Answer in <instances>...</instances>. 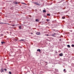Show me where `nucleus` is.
<instances>
[{
  "mask_svg": "<svg viewBox=\"0 0 74 74\" xmlns=\"http://www.w3.org/2000/svg\"><path fill=\"white\" fill-rule=\"evenodd\" d=\"M57 34L54 33L51 35V36H53V37H56V36H57Z\"/></svg>",
  "mask_w": 74,
  "mask_h": 74,
  "instance_id": "1",
  "label": "nucleus"
},
{
  "mask_svg": "<svg viewBox=\"0 0 74 74\" xmlns=\"http://www.w3.org/2000/svg\"><path fill=\"white\" fill-rule=\"evenodd\" d=\"M34 4H36V5H40V4L39 3H38L37 2H34Z\"/></svg>",
  "mask_w": 74,
  "mask_h": 74,
  "instance_id": "2",
  "label": "nucleus"
},
{
  "mask_svg": "<svg viewBox=\"0 0 74 74\" xmlns=\"http://www.w3.org/2000/svg\"><path fill=\"white\" fill-rule=\"evenodd\" d=\"M36 35H40V32H37L36 33Z\"/></svg>",
  "mask_w": 74,
  "mask_h": 74,
  "instance_id": "3",
  "label": "nucleus"
},
{
  "mask_svg": "<svg viewBox=\"0 0 74 74\" xmlns=\"http://www.w3.org/2000/svg\"><path fill=\"white\" fill-rule=\"evenodd\" d=\"M35 21H36V22H39V21H40V20L39 19H36L35 20Z\"/></svg>",
  "mask_w": 74,
  "mask_h": 74,
  "instance_id": "4",
  "label": "nucleus"
},
{
  "mask_svg": "<svg viewBox=\"0 0 74 74\" xmlns=\"http://www.w3.org/2000/svg\"><path fill=\"white\" fill-rule=\"evenodd\" d=\"M59 56H63V54H62V53L60 54Z\"/></svg>",
  "mask_w": 74,
  "mask_h": 74,
  "instance_id": "5",
  "label": "nucleus"
},
{
  "mask_svg": "<svg viewBox=\"0 0 74 74\" xmlns=\"http://www.w3.org/2000/svg\"><path fill=\"white\" fill-rule=\"evenodd\" d=\"M37 51H38V52H41V50L40 49H38L37 50Z\"/></svg>",
  "mask_w": 74,
  "mask_h": 74,
  "instance_id": "6",
  "label": "nucleus"
},
{
  "mask_svg": "<svg viewBox=\"0 0 74 74\" xmlns=\"http://www.w3.org/2000/svg\"><path fill=\"white\" fill-rule=\"evenodd\" d=\"M19 41H24V40L21 39V40H19Z\"/></svg>",
  "mask_w": 74,
  "mask_h": 74,
  "instance_id": "7",
  "label": "nucleus"
},
{
  "mask_svg": "<svg viewBox=\"0 0 74 74\" xmlns=\"http://www.w3.org/2000/svg\"><path fill=\"white\" fill-rule=\"evenodd\" d=\"M14 4H18V3H17L15 1L14 2Z\"/></svg>",
  "mask_w": 74,
  "mask_h": 74,
  "instance_id": "8",
  "label": "nucleus"
},
{
  "mask_svg": "<svg viewBox=\"0 0 74 74\" xmlns=\"http://www.w3.org/2000/svg\"><path fill=\"white\" fill-rule=\"evenodd\" d=\"M67 47H68V48H70V45H67Z\"/></svg>",
  "mask_w": 74,
  "mask_h": 74,
  "instance_id": "9",
  "label": "nucleus"
},
{
  "mask_svg": "<svg viewBox=\"0 0 74 74\" xmlns=\"http://www.w3.org/2000/svg\"><path fill=\"white\" fill-rule=\"evenodd\" d=\"M21 4H24V5H26V4L25 3H21Z\"/></svg>",
  "mask_w": 74,
  "mask_h": 74,
  "instance_id": "10",
  "label": "nucleus"
},
{
  "mask_svg": "<svg viewBox=\"0 0 74 74\" xmlns=\"http://www.w3.org/2000/svg\"><path fill=\"white\" fill-rule=\"evenodd\" d=\"M43 12H46V11L45 10H43Z\"/></svg>",
  "mask_w": 74,
  "mask_h": 74,
  "instance_id": "11",
  "label": "nucleus"
},
{
  "mask_svg": "<svg viewBox=\"0 0 74 74\" xmlns=\"http://www.w3.org/2000/svg\"><path fill=\"white\" fill-rule=\"evenodd\" d=\"M19 29H22L21 27V26H20L19 27Z\"/></svg>",
  "mask_w": 74,
  "mask_h": 74,
  "instance_id": "12",
  "label": "nucleus"
},
{
  "mask_svg": "<svg viewBox=\"0 0 74 74\" xmlns=\"http://www.w3.org/2000/svg\"><path fill=\"white\" fill-rule=\"evenodd\" d=\"M72 47H74V45H71Z\"/></svg>",
  "mask_w": 74,
  "mask_h": 74,
  "instance_id": "13",
  "label": "nucleus"
},
{
  "mask_svg": "<svg viewBox=\"0 0 74 74\" xmlns=\"http://www.w3.org/2000/svg\"><path fill=\"white\" fill-rule=\"evenodd\" d=\"M46 21H47V22H49V19H47Z\"/></svg>",
  "mask_w": 74,
  "mask_h": 74,
  "instance_id": "14",
  "label": "nucleus"
},
{
  "mask_svg": "<svg viewBox=\"0 0 74 74\" xmlns=\"http://www.w3.org/2000/svg\"><path fill=\"white\" fill-rule=\"evenodd\" d=\"M1 44H3V43H5V42H1Z\"/></svg>",
  "mask_w": 74,
  "mask_h": 74,
  "instance_id": "15",
  "label": "nucleus"
},
{
  "mask_svg": "<svg viewBox=\"0 0 74 74\" xmlns=\"http://www.w3.org/2000/svg\"><path fill=\"white\" fill-rule=\"evenodd\" d=\"M9 74H11V72H9Z\"/></svg>",
  "mask_w": 74,
  "mask_h": 74,
  "instance_id": "16",
  "label": "nucleus"
},
{
  "mask_svg": "<svg viewBox=\"0 0 74 74\" xmlns=\"http://www.w3.org/2000/svg\"><path fill=\"white\" fill-rule=\"evenodd\" d=\"M47 15H48L49 16H50V14H47Z\"/></svg>",
  "mask_w": 74,
  "mask_h": 74,
  "instance_id": "17",
  "label": "nucleus"
},
{
  "mask_svg": "<svg viewBox=\"0 0 74 74\" xmlns=\"http://www.w3.org/2000/svg\"><path fill=\"white\" fill-rule=\"evenodd\" d=\"M4 70H5V71H7V69H4Z\"/></svg>",
  "mask_w": 74,
  "mask_h": 74,
  "instance_id": "18",
  "label": "nucleus"
},
{
  "mask_svg": "<svg viewBox=\"0 0 74 74\" xmlns=\"http://www.w3.org/2000/svg\"><path fill=\"white\" fill-rule=\"evenodd\" d=\"M62 19H64V17H62Z\"/></svg>",
  "mask_w": 74,
  "mask_h": 74,
  "instance_id": "19",
  "label": "nucleus"
},
{
  "mask_svg": "<svg viewBox=\"0 0 74 74\" xmlns=\"http://www.w3.org/2000/svg\"><path fill=\"white\" fill-rule=\"evenodd\" d=\"M3 23V24H5V23Z\"/></svg>",
  "mask_w": 74,
  "mask_h": 74,
  "instance_id": "20",
  "label": "nucleus"
},
{
  "mask_svg": "<svg viewBox=\"0 0 74 74\" xmlns=\"http://www.w3.org/2000/svg\"><path fill=\"white\" fill-rule=\"evenodd\" d=\"M15 41H17V39H15Z\"/></svg>",
  "mask_w": 74,
  "mask_h": 74,
  "instance_id": "21",
  "label": "nucleus"
},
{
  "mask_svg": "<svg viewBox=\"0 0 74 74\" xmlns=\"http://www.w3.org/2000/svg\"><path fill=\"white\" fill-rule=\"evenodd\" d=\"M66 71V69H64V71Z\"/></svg>",
  "mask_w": 74,
  "mask_h": 74,
  "instance_id": "22",
  "label": "nucleus"
},
{
  "mask_svg": "<svg viewBox=\"0 0 74 74\" xmlns=\"http://www.w3.org/2000/svg\"><path fill=\"white\" fill-rule=\"evenodd\" d=\"M31 34H33V33H31Z\"/></svg>",
  "mask_w": 74,
  "mask_h": 74,
  "instance_id": "23",
  "label": "nucleus"
},
{
  "mask_svg": "<svg viewBox=\"0 0 74 74\" xmlns=\"http://www.w3.org/2000/svg\"><path fill=\"white\" fill-rule=\"evenodd\" d=\"M47 36H49V35H47Z\"/></svg>",
  "mask_w": 74,
  "mask_h": 74,
  "instance_id": "24",
  "label": "nucleus"
},
{
  "mask_svg": "<svg viewBox=\"0 0 74 74\" xmlns=\"http://www.w3.org/2000/svg\"><path fill=\"white\" fill-rule=\"evenodd\" d=\"M60 41H61V39H60V40H59Z\"/></svg>",
  "mask_w": 74,
  "mask_h": 74,
  "instance_id": "25",
  "label": "nucleus"
},
{
  "mask_svg": "<svg viewBox=\"0 0 74 74\" xmlns=\"http://www.w3.org/2000/svg\"><path fill=\"white\" fill-rule=\"evenodd\" d=\"M64 73H66V71H65L64 72Z\"/></svg>",
  "mask_w": 74,
  "mask_h": 74,
  "instance_id": "26",
  "label": "nucleus"
},
{
  "mask_svg": "<svg viewBox=\"0 0 74 74\" xmlns=\"http://www.w3.org/2000/svg\"><path fill=\"white\" fill-rule=\"evenodd\" d=\"M46 63H47V62H46Z\"/></svg>",
  "mask_w": 74,
  "mask_h": 74,
  "instance_id": "27",
  "label": "nucleus"
},
{
  "mask_svg": "<svg viewBox=\"0 0 74 74\" xmlns=\"http://www.w3.org/2000/svg\"><path fill=\"white\" fill-rule=\"evenodd\" d=\"M46 63H47V62H46Z\"/></svg>",
  "mask_w": 74,
  "mask_h": 74,
  "instance_id": "28",
  "label": "nucleus"
}]
</instances>
